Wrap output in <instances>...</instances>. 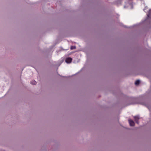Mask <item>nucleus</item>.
<instances>
[{
    "instance_id": "f257e3e1",
    "label": "nucleus",
    "mask_w": 151,
    "mask_h": 151,
    "mask_svg": "<svg viewBox=\"0 0 151 151\" xmlns=\"http://www.w3.org/2000/svg\"><path fill=\"white\" fill-rule=\"evenodd\" d=\"M72 58H67L65 60V62L67 63H70L72 62Z\"/></svg>"
},
{
    "instance_id": "f03ea898",
    "label": "nucleus",
    "mask_w": 151,
    "mask_h": 151,
    "mask_svg": "<svg viewBox=\"0 0 151 151\" xmlns=\"http://www.w3.org/2000/svg\"><path fill=\"white\" fill-rule=\"evenodd\" d=\"M129 122L130 125L131 126H133L134 125V122L131 119L129 120Z\"/></svg>"
},
{
    "instance_id": "7ed1b4c3",
    "label": "nucleus",
    "mask_w": 151,
    "mask_h": 151,
    "mask_svg": "<svg viewBox=\"0 0 151 151\" xmlns=\"http://www.w3.org/2000/svg\"><path fill=\"white\" fill-rule=\"evenodd\" d=\"M134 118L135 119V121L136 122V123L138 124L139 123V118L138 117V116H135L134 117Z\"/></svg>"
},
{
    "instance_id": "20e7f679",
    "label": "nucleus",
    "mask_w": 151,
    "mask_h": 151,
    "mask_svg": "<svg viewBox=\"0 0 151 151\" xmlns=\"http://www.w3.org/2000/svg\"><path fill=\"white\" fill-rule=\"evenodd\" d=\"M151 9H150L148 12V14H147V17H150L151 14Z\"/></svg>"
},
{
    "instance_id": "39448f33",
    "label": "nucleus",
    "mask_w": 151,
    "mask_h": 151,
    "mask_svg": "<svg viewBox=\"0 0 151 151\" xmlns=\"http://www.w3.org/2000/svg\"><path fill=\"white\" fill-rule=\"evenodd\" d=\"M30 83L33 85H35L36 84V82L35 81L33 80L30 82Z\"/></svg>"
},
{
    "instance_id": "423d86ee",
    "label": "nucleus",
    "mask_w": 151,
    "mask_h": 151,
    "mask_svg": "<svg viewBox=\"0 0 151 151\" xmlns=\"http://www.w3.org/2000/svg\"><path fill=\"white\" fill-rule=\"evenodd\" d=\"M140 83V81L139 80H137L136 81L135 83V84L136 85H138Z\"/></svg>"
},
{
    "instance_id": "0eeeda50",
    "label": "nucleus",
    "mask_w": 151,
    "mask_h": 151,
    "mask_svg": "<svg viewBox=\"0 0 151 151\" xmlns=\"http://www.w3.org/2000/svg\"><path fill=\"white\" fill-rule=\"evenodd\" d=\"M70 48L71 50L75 49L76 48V47L75 46H71Z\"/></svg>"
}]
</instances>
